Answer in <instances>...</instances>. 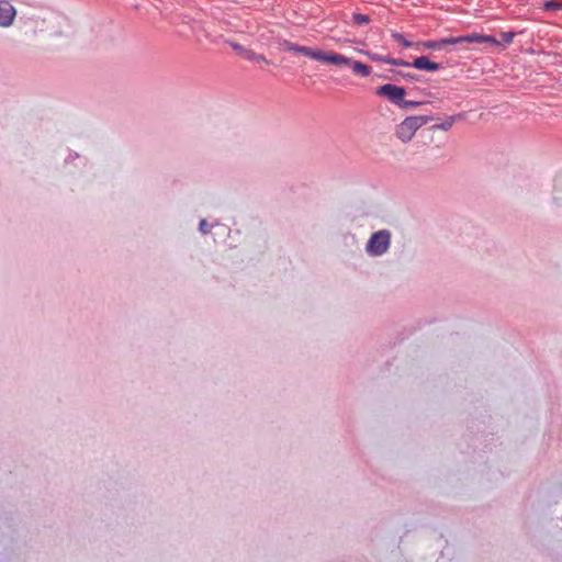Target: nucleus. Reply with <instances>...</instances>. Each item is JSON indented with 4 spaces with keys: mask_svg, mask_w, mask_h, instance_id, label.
<instances>
[{
    "mask_svg": "<svg viewBox=\"0 0 562 562\" xmlns=\"http://www.w3.org/2000/svg\"><path fill=\"white\" fill-rule=\"evenodd\" d=\"M281 49L285 52H291L295 54H302L311 59L322 61L324 64H345L348 60L341 57V54L331 52V50H321L314 49L307 46H301L288 40H284L280 43Z\"/></svg>",
    "mask_w": 562,
    "mask_h": 562,
    "instance_id": "nucleus-1",
    "label": "nucleus"
},
{
    "mask_svg": "<svg viewBox=\"0 0 562 562\" xmlns=\"http://www.w3.org/2000/svg\"><path fill=\"white\" fill-rule=\"evenodd\" d=\"M462 43H488L494 45H499V42L492 35H482L477 33L463 35V36H457V37H446L441 38L440 41H427L423 42L422 45L427 49H440L445 47L446 45H456V44H462Z\"/></svg>",
    "mask_w": 562,
    "mask_h": 562,
    "instance_id": "nucleus-2",
    "label": "nucleus"
},
{
    "mask_svg": "<svg viewBox=\"0 0 562 562\" xmlns=\"http://www.w3.org/2000/svg\"><path fill=\"white\" fill-rule=\"evenodd\" d=\"M431 121L430 116H409L396 127V136L404 143L409 142L415 133L425 124Z\"/></svg>",
    "mask_w": 562,
    "mask_h": 562,
    "instance_id": "nucleus-3",
    "label": "nucleus"
},
{
    "mask_svg": "<svg viewBox=\"0 0 562 562\" xmlns=\"http://www.w3.org/2000/svg\"><path fill=\"white\" fill-rule=\"evenodd\" d=\"M391 234L389 231H379L370 237L367 244V251L372 256H381L390 247Z\"/></svg>",
    "mask_w": 562,
    "mask_h": 562,
    "instance_id": "nucleus-4",
    "label": "nucleus"
},
{
    "mask_svg": "<svg viewBox=\"0 0 562 562\" xmlns=\"http://www.w3.org/2000/svg\"><path fill=\"white\" fill-rule=\"evenodd\" d=\"M376 94L387 98L391 102L400 106V104H402L403 98L406 94V91L403 87L386 83L378 88Z\"/></svg>",
    "mask_w": 562,
    "mask_h": 562,
    "instance_id": "nucleus-5",
    "label": "nucleus"
},
{
    "mask_svg": "<svg viewBox=\"0 0 562 562\" xmlns=\"http://www.w3.org/2000/svg\"><path fill=\"white\" fill-rule=\"evenodd\" d=\"M16 11L14 7L7 0L0 1V26H10L15 18Z\"/></svg>",
    "mask_w": 562,
    "mask_h": 562,
    "instance_id": "nucleus-6",
    "label": "nucleus"
},
{
    "mask_svg": "<svg viewBox=\"0 0 562 562\" xmlns=\"http://www.w3.org/2000/svg\"><path fill=\"white\" fill-rule=\"evenodd\" d=\"M341 57L346 60H348V63H345V64H334L335 66L337 67H342V66H350L351 69H352V72L357 76H360V77H369L372 72V68L367 65V64H363L359 60H353L347 56H344L341 55Z\"/></svg>",
    "mask_w": 562,
    "mask_h": 562,
    "instance_id": "nucleus-7",
    "label": "nucleus"
},
{
    "mask_svg": "<svg viewBox=\"0 0 562 562\" xmlns=\"http://www.w3.org/2000/svg\"><path fill=\"white\" fill-rule=\"evenodd\" d=\"M411 66L427 71H437L440 69V65L438 63L429 60L426 56L415 58Z\"/></svg>",
    "mask_w": 562,
    "mask_h": 562,
    "instance_id": "nucleus-8",
    "label": "nucleus"
},
{
    "mask_svg": "<svg viewBox=\"0 0 562 562\" xmlns=\"http://www.w3.org/2000/svg\"><path fill=\"white\" fill-rule=\"evenodd\" d=\"M457 119H460V115L450 116L445 122L432 126L431 130L432 131H435V130L449 131L452 127V125L454 124V122L457 121Z\"/></svg>",
    "mask_w": 562,
    "mask_h": 562,
    "instance_id": "nucleus-9",
    "label": "nucleus"
},
{
    "mask_svg": "<svg viewBox=\"0 0 562 562\" xmlns=\"http://www.w3.org/2000/svg\"><path fill=\"white\" fill-rule=\"evenodd\" d=\"M233 48H234L235 50H238V52L240 53V55H241L244 58H246V59H248V60H252V61H254V59H255V57H256V54H255L254 52H251V50H249V49H245V48H243V47H241L240 45H238V44H234V45H233Z\"/></svg>",
    "mask_w": 562,
    "mask_h": 562,
    "instance_id": "nucleus-10",
    "label": "nucleus"
},
{
    "mask_svg": "<svg viewBox=\"0 0 562 562\" xmlns=\"http://www.w3.org/2000/svg\"><path fill=\"white\" fill-rule=\"evenodd\" d=\"M392 37H393L396 42L401 43L404 47H407V48H408V47H413V46L415 45L413 42L407 41V40L404 37V35H403V34H401V33L394 32V33H392Z\"/></svg>",
    "mask_w": 562,
    "mask_h": 562,
    "instance_id": "nucleus-11",
    "label": "nucleus"
},
{
    "mask_svg": "<svg viewBox=\"0 0 562 562\" xmlns=\"http://www.w3.org/2000/svg\"><path fill=\"white\" fill-rule=\"evenodd\" d=\"M352 19H353V22L359 25H364L370 22V18L362 13H353Z\"/></svg>",
    "mask_w": 562,
    "mask_h": 562,
    "instance_id": "nucleus-12",
    "label": "nucleus"
},
{
    "mask_svg": "<svg viewBox=\"0 0 562 562\" xmlns=\"http://www.w3.org/2000/svg\"><path fill=\"white\" fill-rule=\"evenodd\" d=\"M543 8L544 10H553V11H557V10H562V2H559V1H554V0H551V1H547L544 4H543Z\"/></svg>",
    "mask_w": 562,
    "mask_h": 562,
    "instance_id": "nucleus-13",
    "label": "nucleus"
},
{
    "mask_svg": "<svg viewBox=\"0 0 562 562\" xmlns=\"http://www.w3.org/2000/svg\"><path fill=\"white\" fill-rule=\"evenodd\" d=\"M384 63L389 64V65H394V66H404V67L411 66V64L407 61H404L402 59L391 58L389 56L386 57V59H384Z\"/></svg>",
    "mask_w": 562,
    "mask_h": 562,
    "instance_id": "nucleus-14",
    "label": "nucleus"
},
{
    "mask_svg": "<svg viewBox=\"0 0 562 562\" xmlns=\"http://www.w3.org/2000/svg\"><path fill=\"white\" fill-rule=\"evenodd\" d=\"M362 54H364L366 56H368L370 59L374 60V61H382L384 63V59H386L387 56H382V55H378V54H372L370 52H361Z\"/></svg>",
    "mask_w": 562,
    "mask_h": 562,
    "instance_id": "nucleus-15",
    "label": "nucleus"
},
{
    "mask_svg": "<svg viewBox=\"0 0 562 562\" xmlns=\"http://www.w3.org/2000/svg\"><path fill=\"white\" fill-rule=\"evenodd\" d=\"M515 37V33L512 32H503L502 38L505 43L510 44Z\"/></svg>",
    "mask_w": 562,
    "mask_h": 562,
    "instance_id": "nucleus-16",
    "label": "nucleus"
},
{
    "mask_svg": "<svg viewBox=\"0 0 562 562\" xmlns=\"http://www.w3.org/2000/svg\"><path fill=\"white\" fill-rule=\"evenodd\" d=\"M422 104L420 102H417V101H406L403 99L402 101V104H400L401 108H413V106H417Z\"/></svg>",
    "mask_w": 562,
    "mask_h": 562,
    "instance_id": "nucleus-17",
    "label": "nucleus"
},
{
    "mask_svg": "<svg viewBox=\"0 0 562 562\" xmlns=\"http://www.w3.org/2000/svg\"><path fill=\"white\" fill-rule=\"evenodd\" d=\"M200 231L203 233V234H206L209 233V226H207V223L205 220H202L200 222Z\"/></svg>",
    "mask_w": 562,
    "mask_h": 562,
    "instance_id": "nucleus-18",
    "label": "nucleus"
},
{
    "mask_svg": "<svg viewBox=\"0 0 562 562\" xmlns=\"http://www.w3.org/2000/svg\"><path fill=\"white\" fill-rule=\"evenodd\" d=\"M254 61H257V63H268L267 58L263 55H257V54H256V57H255Z\"/></svg>",
    "mask_w": 562,
    "mask_h": 562,
    "instance_id": "nucleus-19",
    "label": "nucleus"
}]
</instances>
